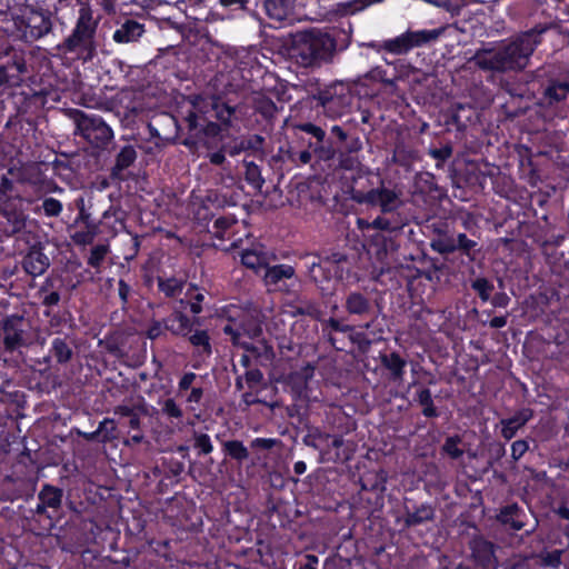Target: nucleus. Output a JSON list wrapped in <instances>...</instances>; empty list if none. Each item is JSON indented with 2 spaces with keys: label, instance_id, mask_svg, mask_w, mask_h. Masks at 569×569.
Masks as SVG:
<instances>
[{
  "label": "nucleus",
  "instance_id": "1",
  "mask_svg": "<svg viewBox=\"0 0 569 569\" xmlns=\"http://www.w3.org/2000/svg\"><path fill=\"white\" fill-rule=\"evenodd\" d=\"M351 198L359 204L378 207L380 214L372 221L365 218L357 219L358 228L368 237V252L383 261L390 254H395L401 247L403 229L415 219L410 209L401 201L397 192L380 186L369 190L352 189Z\"/></svg>",
  "mask_w": 569,
  "mask_h": 569
},
{
  "label": "nucleus",
  "instance_id": "2",
  "mask_svg": "<svg viewBox=\"0 0 569 569\" xmlns=\"http://www.w3.org/2000/svg\"><path fill=\"white\" fill-rule=\"evenodd\" d=\"M233 113L234 108L220 98H212L192 102L182 118V124L172 116H164L163 119L174 124L177 130H187L180 143L194 151L200 146L209 148L212 141L221 137L222 126L229 127Z\"/></svg>",
  "mask_w": 569,
  "mask_h": 569
},
{
  "label": "nucleus",
  "instance_id": "3",
  "mask_svg": "<svg viewBox=\"0 0 569 569\" xmlns=\"http://www.w3.org/2000/svg\"><path fill=\"white\" fill-rule=\"evenodd\" d=\"M551 23H538L522 31L490 50L477 51L470 62L481 70L492 72H518L525 70L532 53L542 41V34Z\"/></svg>",
  "mask_w": 569,
  "mask_h": 569
},
{
  "label": "nucleus",
  "instance_id": "4",
  "mask_svg": "<svg viewBox=\"0 0 569 569\" xmlns=\"http://www.w3.org/2000/svg\"><path fill=\"white\" fill-rule=\"evenodd\" d=\"M280 445L281 440L277 438L257 437L248 446L242 440L230 439L221 443V452L224 461L252 476L257 469L267 468L271 451Z\"/></svg>",
  "mask_w": 569,
  "mask_h": 569
},
{
  "label": "nucleus",
  "instance_id": "5",
  "mask_svg": "<svg viewBox=\"0 0 569 569\" xmlns=\"http://www.w3.org/2000/svg\"><path fill=\"white\" fill-rule=\"evenodd\" d=\"M100 17H94L89 3H81L78 17L70 34L57 46L64 54L74 59L91 62L98 56L97 29Z\"/></svg>",
  "mask_w": 569,
  "mask_h": 569
},
{
  "label": "nucleus",
  "instance_id": "6",
  "mask_svg": "<svg viewBox=\"0 0 569 569\" xmlns=\"http://www.w3.org/2000/svg\"><path fill=\"white\" fill-rule=\"evenodd\" d=\"M303 268L311 282L322 296H330L338 281L350 274V262L343 252H331L326 257L308 253L301 258Z\"/></svg>",
  "mask_w": 569,
  "mask_h": 569
},
{
  "label": "nucleus",
  "instance_id": "7",
  "mask_svg": "<svg viewBox=\"0 0 569 569\" xmlns=\"http://www.w3.org/2000/svg\"><path fill=\"white\" fill-rule=\"evenodd\" d=\"M292 50L302 67L320 66L332 60L337 50L335 33L311 28L297 31L292 37Z\"/></svg>",
  "mask_w": 569,
  "mask_h": 569
},
{
  "label": "nucleus",
  "instance_id": "8",
  "mask_svg": "<svg viewBox=\"0 0 569 569\" xmlns=\"http://www.w3.org/2000/svg\"><path fill=\"white\" fill-rule=\"evenodd\" d=\"M11 169L0 168V230L6 236L19 232L26 224L24 199L18 194V186L8 178Z\"/></svg>",
  "mask_w": 569,
  "mask_h": 569
},
{
  "label": "nucleus",
  "instance_id": "9",
  "mask_svg": "<svg viewBox=\"0 0 569 569\" xmlns=\"http://www.w3.org/2000/svg\"><path fill=\"white\" fill-rule=\"evenodd\" d=\"M435 232L436 234L430 241V247L435 252L445 257L457 253L461 264L466 266H471L478 259L481 248L465 232L451 230L448 226L436 228Z\"/></svg>",
  "mask_w": 569,
  "mask_h": 569
},
{
  "label": "nucleus",
  "instance_id": "10",
  "mask_svg": "<svg viewBox=\"0 0 569 569\" xmlns=\"http://www.w3.org/2000/svg\"><path fill=\"white\" fill-rule=\"evenodd\" d=\"M317 108H321L326 117L337 119L348 113L353 101V96L348 83L333 81L319 86L311 96Z\"/></svg>",
  "mask_w": 569,
  "mask_h": 569
},
{
  "label": "nucleus",
  "instance_id": "11",
  "mask_svg": "<svg viewBox=\"0 0 569 569\" xmlns=\"http://www.w3.org/2000/svg\"><path fill=\"white\" fill-rule=\"evenodd\" d=\"M539 104L558 107L569 96V73L556 68L537 70Z\"/></svg>",
  "mask_w": 569,
  "mask_h": 569
},
{
  "label": "nucleus",
  "instance_id": "12",
  "mask_svg": "<svg viewBox=\"0 0 569 569\" xmlns=\"http://www.w3.org/2000/svg\"><path fill=\"white\" fill-rule=\"evenodd\" d=\"M76 133L93 149L104 150L113 139V131L101 116L81 110L74 113Z\"/></svg>",
  "mask_w": 569,
  "mask_h": 569
},
{
  "label": "nucleus",
  "instance_id": "13",
  "mask_svg": "<svg viewBox=\"0 0 569 569\" xmlns=\"http://www.w3.org/2000/svg\"><path fill=\"white\" fill-rule=\"evenodd\" d=\"M74 206L78 213L71 224L68 226V231L72 241L78 246L91 244L100 231L101 220L96 221L91 217V212L86 208L83 197L74 200Z\"/></svg>",
  "mask_w": 569,
  "mask_h": 569
},
{
  "label": "nucleus",
  "instance_id": "14",
  "mask_svg": "<svg viewBox=\"0 0 569 569\" xmlns=\"http://www.w3.org/2000/svg\"><path fill=\"white\" fill-rule=\"evenodd\" d=\"M297 134L300 133L299 138L305 143L309 144L312 149L315 157L319 161L333 160L337 150L333 141L327 138L326 131L312 122H303L296 126Z\"/></svg>",
  "mask_w": 569,
  "mask_h": 569
},
{
  "label": "nucleus",
  "instance_id": "15",
  "mask_svg": "<svg viewBox=\"0 0 569 569\" xmlns=\"http://www.w3.org/2000/svg\"><path fill=\"white\" fill-rule=\"evenodd\" d=\"M342 308L352 318L365 320L361 328L370 329L377 318L372 295L367 290H350L343 297Z\"/></svg>",
  "mask_w": 569,
  "mask_h": 569
},
{
  "label": "nucleus",
  "instance_id": "16",
  "mask_svg": "<svg viewBox=\"0 0 569 569\" xmlns=\"http://www.w3.org/2000/svg\"><path fill=\"white\" fill-rule=\"evenodd\" d=\"M440 33L441 31L439 29L408 30L396 38L385 40L380 48L391 54H406L413 48L436 40Z\"/></svg>",
  "mask_w": 569,
  "mask_h": 569
},
{
  "label": "nucleus",
  "instance_id": "17",
  "mask_svg": "<svg viewBox=\"0 0 569 569\" xmlns=\"http://www.w3.org/2000/svg\"><path fill=\"white\" fill-rule=\"evenodd\" d=\"M496 545L482 536H475L469 541L471 558L481 569H496L498 559L496 556Z\"/></svg>",
  "mask_w": 569,
  "mask_h": 569
},
{
  "label": "nucleus",
  "instance_id": "18",
  "mask_svg": "<svg viewBox=\"0 0 569 569\" xmlns=\"http://www.w3.org/2000/svg\"><path fill=\"white\" fill-rule=\"evenodd\" d=\"M226 206V198L216 190H209L193 210V218L199 226L207 227L220 209Z\"/></svg>",
  "mask_w": 569,
  "mask_h": 569
},
{
  "label": "nucleus",
  "instance_id": "19",
  "mask_svg": "<svg viewBox=\"0 0 569 569\" xmlns=\"http://www.w3.org/2000/svg\"><path fill=\"white\" fill-rule=\"evenodd\" d=\"M435 509L428 503L416 505L409 498L403 502V528L409 529L432 521Z\"/></svg>",
  "mask_w": 569,
  "mask_h": 569
},
{
  "label": "nucleus",
  "instance_id": "20",
  "mask_svg": "<svg viewBox=\"0 0 569 569\" xmlns=\"http://www.w3.org/2000/svg\"><path fill=\"white\" fill-rule=\"evenodd\" d=\"M49 157H52V160H38V192L62 191L54 182L46 183L44 179L48 177V172H51V176H62L69 167L66 162L60 161L56 153H50Z\"/></svg>",
  "mask_w": 569,
  "mask_h": 569
},
{
  "label": "nucleus",
  "instance_id": "21",
  "mask_svg": "<svg viewBox=\"0 0 569 569\" xmlns=\"http://www.w3.org/2000/svg\"><path fill=\"white\" fill-rule=\"evenodd\" d=\"M297 0H256V8L276 22L291 19Z\"/></svg>",
  "mask_w": 569,
  "mask_h": 569
},
{
  "label": "nucleus",
  "instance_id": "22",
  "mask_svg": "<svg viewBox=\"0 0 569 569\" xmlns=\"http://www.w3.org/2000/svg\"><path fill=\"white\" fill-rule=\"evenodd\" d=\"M352 331V325L345 323L342 320L330 317L321 322V332L323 338L339 351L347 349V341L345 338H338V335L347 336Z\"/></svg>",
  "mask_w": 569,
  "mask_h": 569
},
{
  "label": "nucleus",
  "instance_id": "23",
  "mask_svg": "<svg viewBox=\"0 0 569 569\" xmlns=\"http://www.w3.org/2000/svg\"><path fill=\"white\" fill-rule=\"evenodd\" d=\"M162 321L166 330L170 331L173 336L181 338L190 333V327H201L200 317L189 318L181 310H173Z\"/></svg>",
  "mask_w": 569,
  "mask_h": 569
},
{
  "label": "nucleus",
  "instance_id": "24",
  "mask_svg": "<svg viewBox=\"0 0 569 569\" xmlns=\"http://www.w3.org/2000/svg\"><path fill=\"white\" fill-rule=\"evenodd\" d=\"M146 32L144 24L124 17L118 21V28L112 33V40L118 44L137 42Z\"/></svg>",
  "mask_w": 569,
  "mask_h": 569
},
{
  "label": "nucleus",
  "instance_id": "25",
  "mask_svg": "<svg viewBox=\"0 0 569 569\" xmlns=\"http://www.w3.org/2000/svg\"><path fill=\"white\" fill-rule=\"evenodd\" d=\"M533 410L531 408H521L512 416L500 420V435L506 441L515 438L520 429H522L532 418Z\"/></svg>",
  "mask_w": 569,
  "mask_h": 569
},
{
  "label": "nucleus",
  "instance_id": "26",
  "mask_svg": "<svg viewBox=\"0 0 569 569\" xmlns=\"http://www.w3.org/2000/svg\"><path fill=\"white\" fill-rule=\"evenodd\" d=\"M379 360L391 382L401 383L403 381L408 362L398 351L380 352Z\"/></svg>",
  "mask_w": 569,
  "mask_h": 569
},
{
  "label": "nucleus",
  "instance_id": "27",
  "mask_svg": "<svg viewBox=\"0 0 569 569\" xmlns=\"http://www.w3.org/2000/svg\"><path fill=\"white\" fill-rule=\"evenodd\" d=\"M222 332L226 336L230 337V341L233 346L241 347L246 353L250 355L256 363L259 362V359L262 355H266V358L269 359L274 356L273 349L271 346L264 345L263 351L260 347L253 345L252 342L243 341L239 339V333L236 327L231 323H227L222 327Z\"/></svg>",
  "mask_w": 569,
  "mask_h": 569
},
{
  "label": "nucleus",
  "instance_id": "28",
  "mask_svg": "<svg viewBox=\"0 0 569 569\" xmlns=\"http://www.w3.org/2000/svg\"><path fill=\"white\" fill-rule=\"evenodd\" d=\"M231 142V148L228 149V156L236 157L240 153H246L249 156H262L263 153V144L264 138L260 134H250L248 137H242L239 139H233Z\"/></svg>",
  "mask_w": 569,
  "mask_h": 569
},
{
  "label": "nucleus",
  "instance_id": "29",
  "mask_svg": "<svg viewBox=\"0 0 569 569\" xmlns=\"http://www.w3.org/2000/svg\"><path fill=\"white\" fill-rule=\"evenodd\" d=\"M60 291L61 289H53L49 293L46 292L43 296H38L41 298V303L46 307L43 313L49 318L52 328H59L67 321V312H61L59 309Z\"/></svg>",
  "mask_w": 569,
  "mask_h": 569
},
{
  "label": "nucleus",
  "instance_id": "30",
  "mask_svg": "<svg viewBox=\"0 0 569 569\" xmlns=\"http://www.w3.org/2000/svg\"><path fill=\"white\" fill-rule=\"evenodd\" d=\"M525 511L517 502L503 506L499 513L497 515V520L503 525L509 527L515 531H519L525 527V521L522 518L525 517Z\"/></svg>",
  "mask_w": 569,
  "mask_h": 569
},
{
  "label": "nucleus",
  "instance_id": "31",
  "mask_svg": "<svg viewBox=\"0 0 569 569\" xmlns=\"http://www.w3.org/2000/svg\"><path fill=\"white\" fill-rule=\"evenodd\" d=\"M199 356L210 357L212 346L209 332L200 327H190V333L183 337Z\"/></svg>",
  "mask_w": 569,
  "mask_h": 569
},
{
  "label": "nucleus",
  "instance_id": "32",
  "mask_svg": "<svg viewBox=\"0 0 569 569\" xmlns=\"http://www.w3.org/2000/svg\"><path fill=\"white\" fill-rule=\"evenodd\" d=\"M62 496V489L51 485H44L38 493V517L46 512L47 507L58 509L61 506Z\"/></svg>",
  "mask_w": 569,
  "mask_h": 569
},
{
  "label": "nucleus",
  "instance_id": "33",
  "mask_svg": "<svg viewBox=\"0 0 569 569\" xmlns=\"http://www.w3.org/2000/svg\"><path fill=\"white\" fill-rule=\"evenodd\" d=\"M228 323L236 327L240 340H242L243 336L250 339H257L262 336L263 332L262 322L249 315H244L239 321L230 319Z\"/></svg>",
  "mask_w": 569,
  "mask_h": 569
},
{
  "label": "nucleus",
  "instance_id": "34",
  "mask_svg": "<svg viewBox=\"0 0 569 569\" xmlns=\"http://www.w3.org/2000/svg\"><path fill=\"white\" fill-rule=\"evenodd\" d=\"M137 159V151L133 146H123L116 156L114 164L111 168V178L120 179L122 171L131 167Z\"/></svg>",
  "mask_w": 569,
  "mask_h": 569
},
{
  "label": "nucleus",
  "instance_id": "35",
  "mask_svg": "<svg viewBox=\"0 0 569 569\" xmlns=\"http://www.w3.org/2000/svg\"><path fill=\"white\" fill-rule=\"evenodd\" d=\"M21 317L7 318L3 323L4 347L7 350H14L22 345V330H18V325L22 323Z\"/></svg>",
  "mask_w": 569,
  "mask_h": 569
},
{
  "label": "nucleus",
  "instance_id": "36",
  "mask_svg": "<svg viewBox=\"0 0 569 569\" xmlns=\"http://www.w3.org/2000/svg\"><path fill=\"white\" fill-rule=\"evenodd\" d=\"M72 356L73 350L67 339L57 337L51 342L49 357H44L43 360L49 362L51 359H54L57 363L64 365L71 360Z\"/></svg>",
  "mask_w": 569,
  "mask_h": 569
},
{
  "label": "nucleus",
  "instance_id": "37",
  "mask_svg": "<svg viewBox=\"0 0 569 569\" xmlns=\"http://www.w3.org/2000/svg\"><path fill=\"white\" fill-rule=\"evenodd\" d=\"M413 401L421 407V413L426 418H438L440 412L435 406L432 393L429 388L419 386L415 391Z\"/></svg>",
  "mask_w": 569,
  "mask_h": 569
},
{
  "label": "nucleus",
  "instance_id": "38",
  "mask_svg": "<svg viewBox=\"0 0 569 569\" xmlns=\"http://www.w3.org/2000/svg\"><path fill=\"white\" fill-rule=\"evenodd\" d=\"M146 136L147 146L143 147V150L146 153L149 154H156L160 152L166 146V142L168 141V138L161 134L154 121H150L147 123Z\"/></svg>",
  "mask_w": 569,
  "mask_h": 569
},
{
  "label": "nucleus",
  "instance_id": "39",
  "mask_svg": "<svg viewBox=\"0 0 569 569\" xmlns=\"http://www.w3.org/2000/svg\"><path fill=\"white\" fill-rule=\"evenodd\" d=\"M295 276V268L290 264H267L263 273V280L268 286H276L283 279H290Z\"/></svg>",
  "mask_w": 569,
  "mask_h": 569
},
{
  "label": "nucleus",
  "instance_id": "40",
  "mask_svg": "<svg viewBox=\"0 0 569 569\" xmlns=\"http://www.w3.org/2000/svg\"><path fill=\"white\" fill-rule=\"evenodd\" d=\"M280 158L283 161H290L295 166H302L308 164L311 162L312 157H315V153L311 148H309V144L307 143V149L305 150H297L296 148L288 146L287 149L283 147H280L279 149Z\"/></svg>",
  "mask_w": 569,
  "mask_h": 569
},
{
  "label": "nucleus",
  "instance_id": "41",
  "mask_svg": "<svg viewBox=\"0 0 569 569\" xmlns=\"http://www.w3.org/2000/svg\"><path fill=\"white\" fill-rule=\"evenodd\" d=\"M366 330L361 327L358 330L356 326H352V331H349L347 335V348H357L360 353H367L371 348L373 339L369 338Z\"/></svg>",
  "mask_w": 569,
  "mask_h": 569
},
{
  "label": "nucleus",
  "instance_id": "42",
  "mask_svg": "<svg viewBox=\"0 0 569 569\" xmlns=\"http://www.w3.org/2000/svg\"><path fill=\"white\" fill-rule=\"evenodd\" d=\"M204 300V296L200 292L199 288L194 284H190L186 292V299L180 300V305L184 309H189V311L193 315V317H199V313L202 312V302Z\"/></svg>",
  "mask_w": 569,
  "mask_h": 569
},
{
  "label": "nucleus",
  "instance_id": "43",
  "mask_svg": "<svg viewBox=\"0 0 569 569\" xmlns=\"http://www.w3.org/2000/svg\"><path fill=\"white\" fill-rule=\"evenodd\" d=\"M240 261L246 268L253 270L256 273H259L261 270L264 271L268 264L267 257L263 252L250 249L241 252Z\"/></svg>",
  "mask_w": 569,
  "mask_h": 569
},
{
  "label": "nucleus",
  "instance_id": "44",
  "mask_svg": "<svg viewBox=\"0 0 569 569\" xmlns=\"http://www.w3.org/2000/svg\"><path fill=\"white\" fill-rule=\"evenodd\" d=\"M157 282L158 290L162 292L167 298H174L179 296L182 292L183 287L186 284L184 280L178 279L176 277H158Z\"/></svg>",
  "mask_w": 569,
  "mask_h": 569
},
{
  "label": "nucleus",
  "instance_id": "45",
  "mask_svg": "<svg viewBox=\"0 0 569 569\" xmlns=\"http://www.w3.org/2000/svg\"><path fill=\"white\" fill-rule=\"evenodd\" d=\"M116 430L117 427L114 421L106 418L99 423L97 430L90 432L87 438L89 440H98L102 442L111 441L117 437Z\"/></svg>",
  "mask_w": 569,
  "mask_h": 569
},
{
  "label": "nucleus",
  "instance_id": "46",
  "mask_svg": "<svg viewBox=\"0 0 569 569\" xmlns=\"http://www.w3.org/2000/svg\"><path fill=\"white\" fill-rule=\"evenodd\" d=\"M222 9L230 13L231 18L243 16L244 13L253 14L250 0H219Z\"/></svg>",
  "mask_w": 569,
  "mask_h": 569
},
{
  "label": "nucleus",
  "instance_id": "47",
  "mask_svg": "<svg viewBox=\"0 0 569 569\" xmlns=\"http://www.w3.org/2000/svg\"><path fill=\"white\" fill-rule=\"evenodd\" d=\"M0 417H6L11 421L22 417L19 412L18 403L12 399L10 393L0 389Z\"/></svg>",
  "mask_w": 569,
  "mask_h": 569
},
{
  "label": "nucleus",
  "instance_id": "48",
  "mask_svg": "<svg viewBox=\"0 0 569 569\" xmlns=\"http://www.w3.org/2000/svg\"><path fill=\"white\" fill-rule=\"evenodd\" d=\"M109 251L110 247L107 243H98L93 246L87 259V264L93 268L97 272H100Z\"/></svg>",
  "mask_w": 569,
  "mask_h": 569
},
{
  "label": "nucleus",
  "instance_id": "49",
  "mask_svg": "<svg viewBox=\"0 0 569 569\" xmlns=\"http://www.w3.org/2000/svg\"><path fill=\"white\" fill-rule=\"evenodd\" d=\"M244 164V179L254 189L261 190L264 179L261 174V169L253 161L243 160Z\"/></svg>",
  "mask_w": 569,
  "mask_h": 569
},
{
  "label": "nucleus",
  "instance_id": "50",
  "mask_svg": "<svg viewBox=\"0 0 569 569\" xmlns=\"http://www.w3.org/2000/svg\"><path fill=\"white\" fill-rule=\"evenodd\" d=\"M471 289L477 293L482 302L490 300L495 286L492 281L485 277H477L470 281Z\"/></svg>",
  "mask_w": 569,
  "mask_h": 569
},
{
  "label": "nucleus",
  "instance_id": "51",
  "mask_svg": "<svg viewBox=\"0 0 569 569\" xmlns=\"http://www.w3.org/2000/svg\"><path fill=\"white\" fill-rule=\"evenodd\" d=\"M41 200V204H38V213H43L47 217H58L62 211V202L52 197H41L38 192V201Z\"/></svg>",
  "mask_w": 569,
  "mask_h": 569
},
{
  "label": "nucleus",
  "instance_id": "52",
  "mask_svg": "<svg viewBox=\"0 0 569 569\" xmlns=\"http://www.w3.org/2000/svg\"><path fill=\"white\" fill-rule=\"evenodd\" d=\"M238 220L233 214L220 216L213 221L212 236L223 240L229 229L237 224Z\"/></svg>",
  "mask_w": 569,
  "mask_h": 569
},
{
  "label": "nucleus",
  "instance_id": "53",
  "mask_svg": "<svg viewBox=\"0 0 569 569\" xmlns=\"http://www.w3.org/2000/svg\"><path fill=\"white\" fill-rule=\"evenodd\" d=\"M38 18H40V23H38V39H40L51 31L53 20L56 19V12L38 6Z\"/></svg>",
  "mask_w": 569,
  "mask_h": 569
},
{
  "label": "nucleus",
  "instance_id": "54",
  "mask_svg": "<svg viewBox=\"0 0 569 569\" xmlns=\"http://www.w3.org/2000/svg\"><path fill=\"white\" fill-rule=\"evenodd\" d=\"M193 449L198 456H207L213 451V445L209 435L193 431Z\"/></svg>",
  "mask_w": 569,
  "mask_h": 569
},
{
  "label": "nucleus",
  "instance_id": "55",
  "mask_svg": "<svg viewBox=\"0 0 569 569\" xmlns=\"http://www.w3.org/2000/svg\"><path fill=\"white\" fill-rule=\"evenodd\" d=\"M461 441L458 435L447 437L441 448L442 452L455 460L461 458L463 455V450L459 447Z\"/></svg>",
  "mask_w": 569,
  "mask_h": 569
},
{
  "label": "nucleus",
  "instance_id": "56",
  "mask_svg": "<svg viewBox=\"0 0 569 569\" xmlns=\"http://www.w3.org/2000/svg\"><path fill=\"white\" fill-rule=\"evenodd\" d=\"M337 154L333 160H327L326 162L337 163V167L345 170H352L358 163L356 154L345 152L342 149H337Z\"/></svg>",
  "mask_w": 569,
  "mask_h": 569
},
{
  "label": "nucleus",
  "instance_id": "57",
  "mask_svg": "<svg viewBox=\"0 0 569 569\" xmlns=\"http://www.w3.org/2000/svg\"><path fill=\"white\" fill-rule=\"evenodd\" d=\"M161 413L166 418L172 420H181L183 417V411L180 406L176 402L173 398H167L163 400L161 405Z\"/></svg>",
  "mask_w": 569,
  "mask_h": 569
},
{
  "label": "nucleus",
  "instance_id": "58",
  "mask_svg": "<svg viewBox=\"0 0 569 569\" xmlns=\"http://www.w3.org/2000/svg\"><path fill=\"white\" fill-rule=\"evenodd\" d=\"M453 153V148L451 144L446 143L439 148H431L429 150V156L437 161V168H441L446 161H448Z\"/></svg>",
  "mask_w": 569,
  "mask_h": 569
},
{
  "label": "nucleus",
  "instance_id": "59",
  "mask_svg": "<svg viewBox=\"0 0 569 569\" xmlns=\"http://www.w3.org/2000/svg\"><path fill=\"white\" fill-rule=\"evenodd\" d=\"M530 441L532 438L519 439L511 443V458L513 461L520 460L525 453L530 449Z\"/></svg>",
  "mask_w": 569,
  "mask_h": 569
},
{
  "label": "nucleus",
  "instance_id": "60",
  "mask_svg": "<svg viewBox=\"0 0 569 569\" xmlns=\"http://www.w3.org/2000/svg\"><path fill=\"white\" fill-rule=\"evenodd\" d=\"M141 410L142 408L140 406L119 405L114 408L113 412L118 417L120 426H124L127 423V418Z\"/></svg>",
  "mask_w": 569,
  "mask_h": 569
},
{
  "label": "nucleus",
  "instance_id": "61",
  "mask_svg": "<svg viewBox=\"0 0 569 569\" xmlns=\"http://www.w3.org/2000/svg\"><path fill=\"white\" fill-rule=\"evenodd\" d=\"M561 556L562 551L559 549H555L552 551H547L541 555V567L549 568H559L561 565Z\"/></svg>",
  "mask_w": 569,
  "mask_h": 569
},
{
  "label": "nucleus",
  "instance_id": "62",
  "mask_svg": "<svg viewBox=\"0 0 569 569\" xmlns=\"http://www.w3.org/2000/svg\"><path fill=\"white\" fill-rule=\"evenodd\" d=\"M243 376L249 389H254L263 382V373L257 367L246 370Z\"/></svg>",
  "mask_w": 569,
  "mask_h": 569
},
{
  "label": "nucleus",
  "instance_id": "63",
  "mask_svg": "<svg viewBox=\"0 0 569 569\" xmlns=\"http://www.w3.org/2000/svg\"><path fill=\"white\" fill-rule=\"evenodd\" d=\"M198 376L194 372H184L178 381V395L184 396V393L193 386Z\"/></svg>",
  "mask_w": 569,
  "mask_h": 569
},
{
  "label": "nucleus",
  "instance_id": "64",
  "mask_svg": "<svg viewBox=\"0 0 569 569\" xmlns=\"http://www.w3.org/2000/svg\"><path fill=\"white\" fill-rule=\"evenodd\" d=\"M319 557L313 553H307L302 559L297 560L292 569H318Z\"/></svg>",
  "mask_w": 569,
  "mask_h": 569
}]
</instances>
